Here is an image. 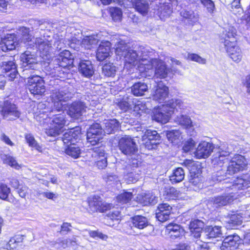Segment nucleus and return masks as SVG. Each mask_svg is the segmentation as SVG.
Here are the masks:
<instances>
[{
	"label": "nucleus",
	"mask_w": 250,
	"mask_h": 250,
	"mask_svg": "<svg viewBox=\"0 0 250 250\" xmlns=\"http://www.w3.org/2000/svg\"><path fill=\"white\" fill-rule=\"evenodd\" d=\"M118 147L121 152L126 155H133L138 151L136 143L129 136L125 135L120 139Z\"/></svg>",
	"instance_id": "obj_10"
},
{
	"label": "nucleus",
	"mask_w": 250,
	"mask_h": 250,
	"mask_svg": "<svg viewBox=\"0 0 250 250\" xmlns=\"http://www.w3.org/2000/svg\"><path fill=\"white\" fill-rule=\"evenodd\" d=\"M92 155L95 157H98L97 166L100 169H103L107 166L106 157L105 156L104 150L102 148H97Z\"/></svg>",
	"instance_id": "obj_34"
},
{
	"label": "nucleus",
	"mask_w": 250,
	"mask_h": 250,
	"mask_svg": "<svg viewBox=\"0 0 250 250\" xmlns=\"http://www.w3.org/2000/svg\"><path fill=\"white\" fill-rule=\"evenodd\" d=\"M187 60L196 62L200 64H205L206 60L196 54L188 53L186 57Z\"/></svg>",
	"instance_id": "obj_54"
},
{
	"label": "nucleus",
	"mask_w": 250,
	"mask_h": 250,
	"mask_svg": "<svg viewBox=\"0 0 250 250\" xmlns=\"http://www.w3.org/2000/svg\"><path fill=\"white\" fill-rule=\"evenodd\" d=\"M25 139L26 143L28 144L29 146L32 147L39 152L42 150V147L35 140L33 135L30 133L26 134L25 135Z\"/></svg>",
	"instance_id": "obj_44"
},
{
	"label": "nucleus",
	"mask_w": 250,
	"mask_h": 250,
	"mask_svg": "<svg viewBox=\"0 0 250 250\" xmlns=\"http://www.w3.org/2000/svg\"><path fill=\"white\" fill-rule=\"evenodd\" d=\"M87 202L92 211L104 212L110 209L112 206L111 204L102 202L100 197L96 196L88 197Z\"/></svg>",
	"instance_id": "obj_14"
},
{
	"label": "nucleus",
	"mask_w": 250,
	"mask_h": 250,
	"mask_svg": "<svg viewBox=\"0 0 250 250\" xmlns=\"http://www.w3.org/2000/svg\"><path fill=\"white\" fill-rule=\"evenodd\" d=\"M250 187V177L247 176L243 178H237L234 181L232 186H226V192L221 196L215 197L213 200L214 204L217 206H226L231 203L239 196L236 191L244 189Z\"/></svg>",
	"instance_id": "obj_3"
},
{
	"label": "nucleus",
	"mask_w": 250,
	"mask_h": 250,
	"mask_svg": "<svg viewBox=\"0 0 250 250\" xmlns=\"http://www.w3.org/2000/svg\"><path fill=\"white\" fill-rule=\"evenodd\" d=\"M1 68L8 73L11 72L8 75L12 79L16 77L17 74L16 71V66L15 62L13 61H5L1 62Z\"/></svg>",
	"instance_id": "obj_36"
},
{
	"label": "nucleus",
	"mask_w": 250,
	"mask_h": 250,
	"mask_svg": "<svg viewBox=\"0 0 250 250\" xmlns=\"http://www.w3.org/2000/svg\"><path fill=\"white\" fill-rule=\"evenodd\" d=\"M143 60V64L146 65L145 72H152L153 68H155L154 76L156 78L163 79L166 78L168 74V70L165 62L157 59H151L149 60L144 59Z\"/></svg>",
	"instance_id": "obj_6"
},
{
	"label": "nucleus",
	"mask_w": 250,
	"mask_h": 250,
	"mask_svg": "<svg viewBox=\"0 0 250 250\" xmlns=\"http://www.w3.org/2000/svg\"><path fill=\"white\" fill-rule=\"evenodd\" d=\"M137 200L139 202L144 206L154 205L157 202L156 197L151 193L140 194L137 197Z\"/></svg>",
	"instance_id": "obj_30"
},
{
	"label": "nucleus",
	"mask_w": 250,
	"mask_h": 250,
	"mask_svg": "<svg viewBox=\"0 0 250 250\" xmlns=\"http://www.w3.org/2000/svg\"><path fill=\"white\" fill-rule=\"evenodd\" d=\"M37 196L40 199H41L42 197H45L49 199H53L54 198H56L55 194L53 192L48 191L42 192H38L37 193Z\"/></svg>",
	"instance_id": "obj_62"
},
{
	"label": "nucleus",
	"mask_w": 250,
	"mask_h": 250,
	"mask_svg": "<svg viewBox=\"0 0 250 250\" xmlns=\"http://www.w3.org/2000/svg\"><path fill=\"white\" fill-rule=\"evenodd\" d=\"M225 48L229 56L231 59L236 62H240L243 57L242 52L240 47L234 42V39L229 42L227 40L225 43Z\"/></svg>",
	"instance_id": "obj_12"
},
{
	"label": "nucleus",
	"mask_w": 250,
	"mask_h": 250,
	"mask_svg": "<svg viewBox=\"0 0 250 250\" xmlns=\"http://www.w3.org/2000/svg\"><path fill=\"white\" fill-rule=\"evenodd\" d=\"M202 4L207 8L208 11L213 13L215 6L213 2L211 0H201Z\"/></svg>",
	"instance_id": "obj_57"
},
{
	"label": "nucleus",
	"mask_w": 250,
	"mask_h": 250,
	"mask_svg": "<svg viewBox=\"0 0 250 250\" xmlns=\"http://www.w3.org/2000/svg\"><path fill=\"white\" fill-rule=\"evenodd\" d=\"M185 177V172L181 167H178L173 170L170 176V180L172 183H177L183 181Z\"/></svg>",
	"instance_id": "obj_41"
},
{
	"label": "nucleus",
	"mask_w": 250,
	"mask_h": 250,
	"mask_svg": "<svg viewBox=\"0 0 250 250\" xmlns=\"http://www.w3.org/2000/svg\"><path fill=\"white\" fill-rule=\"evenodd\" d=\"M18 239V238L16 236L11 238L6 245V249L9 250H13L16 249L18 246V243L19 242Z\"/></svg>",
	"instance_id": "obj_58"
},
{
	"label": "nucleus",
	"mask_w": 250,
	"mask_h": 250,
	"mask_svg": "<svg viewBox=\"0 0 250 250\" xmlns=\"http://www.w3.org/2000/svg\"><path fill=\"white\" fill-rule=\"evenodd\" d=\"M81 137V130L79 127H76L66 132L62 136V141L64 144L70 143V145L75 144Z\"/></svg>",
	"instance_id": "obj_22"
},
{
	"label": "nucleus",
	"mask_w": 250,
	"mask_h": 250,
	"mask_svg": "<svg viewBox=\"0 0 250 250\" xmlns=\"http://www.w3.org/2000/svg\"><path fill=\"white\" fill-rule=\"evenodd\" d=\"M181 227L179 225L171 223L168 224L166 229V232L170 236L172 234V233H174L176 231H178L180 229Z\"/></svg>",
	"instance_id": "obj_55"
},
{
	"label": "nucleus",
	"mask_w": 250,
	"mask_h": 250,
	"mask_svg": "<svg viewBox=\"0 0 250 250\" xmlns=\"http://www.w3.org/2000/svg\"><path fill=\"white\" fill-rule=\"evenodd\" d=\"M22 35L21 41L25 43H27L29 45L35 44L36 47L40 51L42 55V58L47 56L53 50L52 46L57 48H61V43L62 42V39L58 35H55L53 37L45 36L43 38H36L32 41V36L29 34V29L25 27H22L19 30Z\"/></svg>",
	"instance_id": "obj_1"
},
{
	"label": "nucleus",
	"mask_w": 250,
	"mask_h": 250,
	"mask_svg": "<svg viewBox=\"0 0 250 250\" xmlns=\"http://www.w3.org/2000/svg\"><path fill=\"white\" fill-rule=\"evenodd\" d=\"M16 41L17 39L14 35H7L1 40L0 47L4 52L14 49L18 44Z\"/></svg>",
	"instance_id": "obj_24"
},
{
	"label": "nucleus",
	"mask_w": 250,
	"mask_h": 250,
	"mask_svg": "<svg viewBox=\"0 0 250 250\" xmlns=\"http://www.w3.org/2000/svg\"><path fill=\"white\" fill-rule=\"evenodd\" d=\"M10 189L7 185L4 184H0V199L3 200H7Z\"/></svg>",
	"instance_id": "obj_52"
},
{
	"label": "nucleus",
	"mask_w": 250,
	"mask_h": 250,
	"mask_svg": "<svg viewBox=\"0 0 250 250\" xmlns=\"http://www.w3.org/2000/svg\"><path fill=\"white\" fill-rule=\"evenodd\" d=\"M224 44L227 40L229 42H230V41H232V38L234 39V42H236L235 37L236 35V30L233 27L229 26L226 29L224 33Z\"/></svg>",
	"instance_id": "obj_46"
},
{
	"label": "nucleus",
	"mask_w": 250,
	"mask_h": 250,
	"mask_svg": "<svg viewBox=\"0 0 250 250\" xmlns=\"http://www.w3.org/2000/svg\"><path fill=\"white\" fill-rule=\"evenodd\" d=\"M18 189V194L22 198H25L28 193V188L25 186L21 185Z\"/></svg>",
	"instance_id": "obj_64"
},
{
	"label": "nucleus",
	"mask_w": 250,
	"mask_h": 250,
	"mask_svg": "<svg viewBox=\"0 0 250 250\" xmlns=\"http://www.w3.org/2000/svg\"><path fill=\"white\" fill-rule=\"evenodd\" d=\"M104 129L100 124L95 123L93 124L87 132V141L92 146H94L103 138Z\"/></svg>",
	"instance_id": "obj_11"
},
{
	"label": "nucleus",
	"mask_w": 250,
	"mask_h": 250,
	"mask_svg": "<svg viewBox=\"0 0 250 250\" xmlns=\"http://www.w3.org/2000/svg\"><path fill=\"white\" fill-rule=\"evenodd\" d=\"M88 234L90 237L93 238H99L104 240H106L108 237L106 235L98 231L89 230L88 231Z\"/></svg>",
	"instance_id": "obj_61"
},
{
	"label": "nucleus",
	"mask_w": 250,
	"mask_h": 250,
	"mask_svg": "<svg viewBox=\"0 0 250 250\" xmlns=\"http://www.w3.org/2000/svg\"><path fill=\"white\" fill-rule=\"evenodd\" d=\"M132 96H125L122 99H116L115 103L122 111L125 112L132 109Z\"/></svg>",
	"instance_id": "obj_27"
},
{
	"label": "nucleus",
	"mask_w": 250,
	"mask_h": 250,
	"mask_svg": "<svg viewBox=\"0 0 250 250\" xmlns=\"http://www.w3.org/2000/svg\"><path fill=\"white\" fill-rule=\"evenodd\" d=\"M2 115L7 120H14L19 118L20 112L17 110L15 104L6 103L4 106H2Z\"/></svg>",
	"instance_id": "obj_18"
},
{
	"label": "nucleus",
	"mask_w": 250,
	"mask_h": 250,
	"mask_svg": "<svg viewBox=\"0 0 250 250\" xmlns=\"http://www.w3.org/2000/svg\"><path fill=\"white\" fill-rule=\"evenodd\" d=\"M111 54V43L108 41H102L96 52V58L99 61H103L108 58Z\"/></svg>",
	"instance_id": "obj_21"
},
{
	"label": "nucleus",
	"mask_w": 250,
	"mask_h": 250,
	"mask_svg": "<svg viewBox=\"0 0 250 250\" xmlns=\"http://www.w3.org/2000/svg\"><path fill=\"white\" fill-rule=\"evenodd\" d=\"M133 6L137 11L143 15H146L149 9L148 2L146 0H132Z\"/></svg>",
	"instance_id": "obj_32"
},
{
	"label": "nucleus",
	"mask_w": 250,
	"mask_h": 250,
	"mask_svg": "<svg viewBox=\"0 0 250 250\" xmlns=\"http://www.w3.org/2000/svg\"><path fill=\"white\" fill-rule=\"evenodd\" d=\"M171 209L172 208L167 204H160L156 210V218L162 222L167 221L169 218Z\"/></svg>",
	"instance_id": "obj_23"
},
{
	"label": "nucleus",
	"mask_w": 250,
	"mask_h": 250,
	"mask_svg": "<svg viewBox=\"0 0 250 250\" xmlns=\"http://www.w3.org/2000/svg\"><path fill=\"white\" fill-rule=\"evenodd\" d=\"M148 51L143 47H141L138 51L129 49L127 46L123 43H120L116 49V54L119 56L125 58V66L127 69L132 67L137 66V69L140 73H144L146 65L143 64V59L149 60L150 57Z\"/></svg>",
	"instance_id": "obj_2"
},
{
	"label": "nucleus",
	"mask_w": 250,
	"mask_h": 250,
	"mask_svg": "<svg viewBox=\"0 0 250 250\" xmlns=\"http://www.w3.org/2000/svg\"><path fill=\"white\" fill-rule=\"evenodd\" d=\"M205 233L208 238L221 237L222 235L221 227L219 226H208L205 229Z\"/></svg>",
	"instance_id": "obj_40"
},
{
	"label": "nucleus",
	"mask_w": 250,
	"mask_h": 250,
	"mask_svg": "<svg viewBox=\"0 0 250 250\" xmlns=\"http://www.w3.org/2000/svg\"><path fill=\"white\" fill-rule=\"evenodd\" d=\"M72 59V55L69 51L64 50L61 52L57 59V62L58 63L59 66L56 67L55 69V74L54 76L58 77H62V74L64 71L62 68L65 69V67L70 63V61Z\"/></svg>",
	"instance_id": "obj_13"
},
{
	"label": "nucleus",
	"mask_w": 250,
	"mask_h": 250,
	"mask_svg": "<svg viewBox=\"0 0 250 250\" xmlns=\"http://www.w3.org/2000/svg\"><path fill=\"white\" fill-rule=\"evenodd\" d=\"M168 197L169 199H174L180 196L181 193L173 187L170 188L167 191Z\"/></svg>",
	"instance_id": "obj_59"
},
{
	"label": "nucleus",
	"mask_w": 250,
	"mask_h": 250,
	"mask_svg": "<svg viewBox=\"0 0 250 250\" xmlns=\"http://www.w3.org/2000/svg\"><path fill=\"white\" fill-rule=\"evenodd\" d=\"M51 99L53 104L54 110L60 111L65 109V102L69 100L72 97V94L67 88L59 89H54L52 91Z\"/></svg>",
	"instance_id": "obj_5"
},
{
	"label": "nucleus",
	"mask_w": 250,
	"mask_h": 250,
	"mask_svg": "<svg viewBox=\"0 0 250 250\" xmlns=\"http://www.w3.org/2000/svg\"><path fill=\"white\" fill-rule=\"evenodd\" d=\"M27 87L34 95H42L45 92V86L43 79L38 75H33L27 79Z\"/></svg>",
	"instance_id": "obj_9"
},
{
	"label": "nucleus",
	"mask_w": 250,
	"mask_h": 250,
	"mask_svg": "<svg viewBox=\"0 0 250 250\" xmlns=\"http://www.w3.org/2000/svg\"><path fill=\"white\" fill-rule=\"evenodd\" d=\"M243 220L242 215L238 214H234L231 215L228 223L230 225V227H234L236 225H241Z\"/></svg>",
	"instance_id": "obj_51"
},
{
	"label": "nucleus",
	"mask_w": 250,
	"mask_h": 250,
	"mask_svg": "<svg viewBox=\"0 0 250 250\" xmlns=\"http://www.w3.org/2000/svg\"><path fill=\"white\" fill-rule=\"evenodd\" d=\"M147 90V85L143 82L136 83L131 87V93L135 96H142Z\"/></svg>",
	"instance_id": "obj_35"
},
{
	"label": "nucleus",
	"mask_w": 250,
	"mask_h": 250,
	"mask_svg": "<svg viewBox=\"0 0 250 250\" xmlns=\"http://www.w3.org/2000/svg\"><path fill=\"white\" fill-rule=\"evenodd\" d=\"M68 121L66 119L65 115L59 114L54 115L50 122V125L46 129V134L49 136L56 137L62 133Z\"/></svg>",
	"instance_id": "obj_7"
},
{
	"label": "nucleus",
	"mask_w": 250,
	"mask_h": 250,
	"mask_svg": "<svg viewBox=\"0 0 250 250\" xmlns=\"http://www.w3.org/2000/svg\"><path fill=\"white\" fill-rule=\"evenodd\" d=\"M246 165V161L244 156L238 154L235 155L230 161L227 171L229 174H232L243 170Z\"/></svg>",
	"instance_id": "obj_15"
},
{
	"label": "nucleus",
	"mask_w": 250,
	"mask_h": 250,
	"mask_svg": "<svg viewBox=\"0 0 250 250\" xmlns=\"http://www.w3.org/2000/svg\"><path fill=\"white\" fill-rule=\"evenodd\" d=\"M85 111V106L82 102L72 103L68 109V114L73 118H78Z\"/></svg>",
	"instance_id": "obj_25"
},
{
	"label": "nucleus",
	"mask_w": 250,
	"mask_h": 250,
	"mask_svg": "<svg viewBox=\"0 0 250 250\" xmlns=\"http://www.w3.org/2000/svg\"><path fill=\"white\" fill-rule=\"evenodd\" d=\"M111 14L114 21H120L122 17V12L120 8H114L111 10Z\"/></svg>",
	"instance_id": "obj_56"
},
{
	"label": "nucleus",
	"mask_w": 250,
	"mask_h": 250,
	"mask_svg": "<svg viewBox=\"0 0 250 250\" xmlns=\"http://www.w3.org/2000/svg\"><path fill=\"white\" fill-rule=\"evenodd\" d=\"M107 217L108 219L118 221L121 218L120 212L117 209L114 210L107 214Z\"/></svg>",
	"instance_id": "obj_60"
},
{
	"label": "nucleus",
	"mask_w": 250,
	"mask_h": 250,
	"mask_svg": "<svg viewBox=\"0 0 250 250\" xmlns=\"http://www.w3.org/2000/svg\"><path fill=\"white\" fill-rule=\"evenodd\" d=\"M65 153L72 158L77 159L80 157L81 150L75 144L70 145L65 149Z\"/></svg>",
	"instance_id": "obj_42"
},
{
	"label": "nucleus",
	"mask_w": 250,
	"mask_h": 250,
	"mask_svg": "<svg viewBox=\"0 0 250 250\" xmlns=\"http://www.w3.org/2000/svg\"><path fill=\"white\" fill-rule=\"evenodd\" d=\"M167 137L168 140L172 143H177V140L182 138L181 132L177 130L168 131L167 133Z\"/></svg>",
	"instance_id": "obj_50"
},
{
	"label": "nucleus",
	"mask_w": 250,
	"mask_h": 250,
	"mask_svg": "<svg viewBox=\"0 0 250 250\" xmlns=\"http://www.w3.org/2000/svg\"><path fill=\"white\" fill-rule=\"evenodd\" d=\"M229 154L230 152L228 147L225 146H221L212 157V164L214 166H223L224 164L228 162Z\"/></svg>",
	"instance_id": "obj_16"
},
{
	"label": "nucleus",
	"mask_w": 250,
	"mask_h": 250,
	"mask_svg": "<svg viewBox=\"0 0 250 250\" xmlns=\"http://www.w3.org/2000/svg\"><path fill=\"white\" fill-rule=\"evenodd\" d=\"M204 226V224L202 221L199 220L191 221L189 226L191 235L195 238L199 237Z\"/></svg>",
	"instance_id": "obj_29"
},
{
	"label": "nucleus",
	"mask_w": 250,
	"mask_h": 250,
	"mask_svg": "<svg viewBox=\"0 0 250 250\" xmlns=\"http://www.w3.org/2000/svg\"><path fill=\"white\" fill-rule=\"evenodd\" d=\"M130 168V166H126L124 172V179L128 183L136 182L139 178L138 174H136V172Z\"/></svg>",
	"instance_id": "obj_39"
},
{
	"label": "nucleus",
	"mask_w": 250,
	"mask_h": 250,
	"mask_svg": "<svg viewBox=\"0 0 250 250\" xmlns=\"http://www.w3.org/2000/svg\"><path fill=\"white\" fill-rule=\"evenodd\" d=\"M97 36L92 35L85 37L81 42L82 47L86 49H91L94 47L98 42Z\"/></svg>",
	"instance_id": "obj_37"
},
{
	"label": "nucleus",
	"mask_w": 250,
	"mask_h": 250,
	"mask_svg": "<svg viewBox=\"0 0 250 250\" xmlns=\"http://www.w3.org/2000/svg\"><path fill=\"white\" fill-rule=\"evenodd\" d=\"M160 139V135L156 130L146 129L142 136L143 141L148 139L149 141L158 140Z\"/></svg>",
	"instance_id": "obj_48"
},
{
	"label": "nucleus",
	"mask_w": 250,
	"mask_h": 250,
	"mask_svg": "<svg viewBox=\"0 0 250 250\" xmlns=\"http://www.w3.org/2000/svg\"><path fill=\"white\" fill-rule=\"evenodd\" d=\"M78 69L79 72L86 77H90L94 73L93 65L88 60L81 61Z\"/></svg>",
	"instance_id": "obj_28"
},
{
	"label": "nucleus",
	"mask_w": 250,
	"mask_h": 250,
	"mask_svg": "<svg viewBox=\"0 0 250 250\" xmlns=\"http://www.w3.org/2000/svg\"><path fill=\"white\" fill-rule=\"evenodd\" d=\"M133 195L130 192H125L119 195L117 198L121 203H126L128 202L132 198Z\"/></svg>",
	"instance_id": "obj_53"
},
{
	"label": "nucleus",
	"mask_w": 250,
	"mask_h": 250,
	"mask_svg": "<svg viewBox=\"0 0 250 250\" xmlns=\"http://www.w3.org/2000/svg\"><path fill=\"white\" fill-rule=\"evenodd\" d=\"M214 148L212 143L202 141L198 145L194 153L195 156L198 159L207 158L210 155Z\"/></svg>",
	"instance_id": "obj_17"
},
{
	"label": "nucleus",
	"mask_w": 250,
	"mask_h": 250,
	"mask_svg": "<svg viewBox=\"0 0 250 250\" xmlns=\"http://www.w3.org/2000/svg\"><path fill=\"white\" fill-rule=\"evenodd\" d=\"M116 72V66L113 63L105 64L103 67V74L107 77H113Z\"/></svg>",
	"instance_id": "obj_47"
},
{
	"label": "nucleus",
	"mask_w": 250,
	"mask_h": 250,
	"mask_svg": "<svg viewBox=\"0 0 250 250\" xmlns=\"http://www.w3.org/2000/svg\"><path fill=\"white\" fill-rule=\"evenodd\" d=\"M104 133L107 134L113 133L117 131L120 127L119 122L116 119L105 120L104 122Z\"/></svg>",
	"instance_id": "obj_31"
},
{
	"label": "nucleus",
	"mask_w": 250,
	"mask_h": 250,
	"mask_svg": "<svg viewBox=\"0 0 250 250\" xmlns=\"http://www.w3.org/2000/svg\"><path fill=\"white\" fill-rule=\"evenodd\" d=\"M184 164L189 171V182L193 186L200 187V185L202 181L201 165L195 163L191 160L185 161Z\"/></svg>",
	"instance_id": "obj_8"
},
{
	"label": "nucleus",
	"mask_w": 250,
	"mask_h": 250,
	"mask_svg": "<svg viewBox=\"0 0 250 250\" xmlns=\"http://www.w3.org/2000/svg\"><path fill=\"white\" fill-rule=\"evenodd\" d=\"M240 240L238 235H229L224 238L220 248L221 250H226L229 248L235 247L240 243Z\"/></svg>",
	"instance_id": "obj_26"
},
{
	"label": "nucleus",
	"mask_w": 250,
	"mask_h": 250,
	"mask_svg": "<svg viewBox=\"0 0 250 250\" xmlns=\"http://www.w3.org/2000/svg\"><path fill=\"white\" fill-rule=\"evenodd\" d=\"M2 159L4 164H7L16 169H19L21 167V165L18 164L15 158L12 156L4 155L2 157Z\"/></svg>",
	"instance_id": "obj_43"
},
{
	"label": "nucleus",
	"mask_w": 250,
	"mask_h": 250,
	"mask_svg": "<svg viewBox=\"0 0 250 250\" xmlns=\"http://www.w3.org/2000/svg\"><path fill=\"white\" fill-rule=\"evenodd\" d=\"M181 15L191 22H196L199 20V15L191 10H184L181 12Z\"/></svg>",
	"instance_id": "obj_49"
},
{
	"label": "nucleus",
	"mask_w": 250,
	"mask_h": 250,
	"mask_svg": "<svg viewBox=\"0 0 250 250\" xmlns=\"http://www.w3.org/2000/svg\"><path fill=\"white\" fill-rule=\"evenodd\" d=\"M131 222L133 227L142 229L149 225L148 219L142 215H135L131 219Z\"/></svg>",
	"instance_id": "obj_33"
},
{
	"label": "nucleus",
	"mask_w": 250,
	"mask_h": 250,
	"mask_svg": "<svg viewBox=\"0 0 250 250\" xmlns=\"http://www.w3.org/2000/svg\"><path fill=\"white\" fill-rule=\"evenodd\" d=\"M195 145V142L192 139H189L184 144L183 149L185 152H188L194 147Z\"/></svg>",
	"instance_id": "obj_63"
},
{
	"label": "nucleus",
	"mask_w": 250,
	"mask_h": 250,
	"mask_svg": "<svg viewBox=\"0 0 250 250\" xmlns=\"http://www.w3.org/2000/svg\"><path fill=\"white\" fill-rule=\"evenodd\" d=\"M183 102L180 99H173L161 106L154 108L152 112V119L163 124L167 123L175 110L184 109Z\"/></svg>",
	"instance_id": "obj_4"
},
{
	"label": "nucleus",
	"mask_w": 250,
	"mask_h": 250,
	"mask_svg": "<svg viewBox=\"0 0 250 250\" xmlns=\"http://www.w3.org/2000/svg\"><path fill=\"white\" fill-rule=\"evenodd\" d=\"M168 88L162 82H160L157 84L152 95V99L158 103H162L168 97Z\"/></svg>",
	"instance_id": "obj_19"
},
{
	"label": "nucleus",
	"mask_w": 250,
	"mask_h": 250,
	"mask_svg": "<svg viewBox=\"0 0 250 250\" xmlns=\"http://www.w3.org/2000/svg\"><path fill=\"white\" fill-rule=\"evenodd\" d=\"M175 121L178 124L188 128L192 126V122L190 118L184 115H180L177 116L175 119Z\"/></svg>",
	"instance_id": "obj_45"
},
{
	"label": "nucleus",
	"mask_w": 250,
	"mask_h": 250,
	"mask_svg": "<svg viewBox=\"0 0 250 250\" xmlns=\"http://www.w3.org/2000/svg\"><path fill=\"white\" fill-rule=\"evenodd\" d=\"M21 61L26 69H36L37 68V60L34 53L27 50L21 56Z\"/></svg>",
	"instance_id": "obj_20"
},
{
	"label": "nucleus",
	"mask_w": 250,
	"mask_h": 250,
	"mask_svg": "<svg viewBox=\"0 0 250 250\" xmlns=\"http://www.w3.org/2000/svg\"><path fill=\"white\" fill-rule=\"evenodd\" d=\"M132 110L139 114L142 112H147L148 108L146 103L139 101L136 98H134V99H132Z\"/></svg>",
	"instance_id": "obj_38"
}]
</instances>
